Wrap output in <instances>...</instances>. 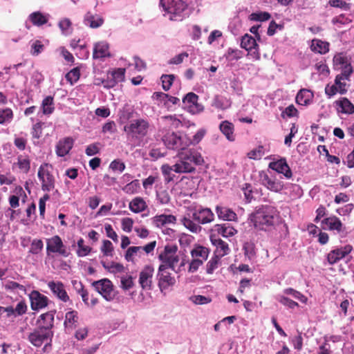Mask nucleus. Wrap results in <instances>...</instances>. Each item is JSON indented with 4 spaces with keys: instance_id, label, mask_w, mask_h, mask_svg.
<instances>
[{
    "instance_id": "nucleus-46",
    "label": "nucleus",
    "mask_w": 354,
    "mask_h": 354,
    "mask_svg": "<svg viewBox=\"0 0 354 354\" xmlns=\"http://www.w3.org/2000/svg\"><path fill=\"white\" fill-rule=\"evenodd\" d=\"M77 255L80 257H86L88 255L91 251V248L84 245V241L83 239H80L77 241Z\"/></svg>"
},
{
    "instance_id": "nucleus-47",
    "label": "nucleus",
    "mask_w": 354,
    "mask_h": 354,
    "mask_svg": "<svg viewBox=\"0 0 354 354\" xmlns=\"http://www.w3.org/2000/svg\"><path fill=\"white\" fill-rule=\"evenodd\" d=\"M277 300L282 305L291 309H294L295 307L299 306L297 302L294 301L292 299L286 296L285 295H277Z\"/></svg>"
},
{
    "instance_id": "nucleus-53",
    "label": "nucleus",
    "mask_w": 354,
    "mask_h": 354,
    "mask_svg": "<svg viewBox=\"0 0 354 354\" xmlns=\"http://www.w3.org/2000/svg\"><path fill=\"white\" fill-rule=\"evenodd\" d=\"M80 71L78 67L74 68L71 70L66 75V80L71 83V84H73L77 82L80 79Z\"/></svg>"
},
{
    "instance_id": "nucleus-6",
    "label": "nucleus",
    "mask_w": 354,
    "mask_h": 354,
    "mask_svg": "<svg viewBox=\"0 0 354 354\" xmlns=\"http://www.w3.org/2000/svg\"><path fill=\"white\" fill-rule=\"evenodd\" d=\"M53 167L48 163L41 165L37 176L41 182V189L44 192H50L55 188V177L53 174Z\"/></svg>"
},
{
    "instance_id": "nucleus-12",
    "label": "nucleus",
    "mask_w": 354,
    "mask_h": 354,
    "mask_svg": "<svg viewBox=\"0 0 354 354\" xmlns=\"http://www.w3.org/2000/svg\"><path fill=\"white\" fill-rule=\"evenodd\" d=\"M198 96L194 93H187L183 99L184 107L192 113L196 114L203 110V106L198 103Z\"/></svg>"
},
{
    "instance_id": "nucleus-34",
    "label": "nucleus",
    "mask_w": 354,
    "mask_h": 354,
    "mask_svg": "<svg viewBox=\"0 0 354 354\" xmlns=\"http://www.w3.org/2000/svg\"><path fill=\"white\" fill-rule=\"evenodd\" d=\"M216 211L218 216L225 221H235L237 218L235 212L227 207L217 206Z\"/></svg>"
},
{
    "instance_id": "nucleus-25",
    "label": "nucleus",
    "mask_w": 354,
    "mask_h": 354,
    "mask_svg": "<svg viewBox=\"0 0 354 354\" xmlns=\"http://www.w3.org/2000/svg\"><path fill=\"white\" fill-rule=\"evenodd\" d=\"M323 223L326 225V227L330 230H336L339 233L344 232V227L339 218L336 216H331L325 218L323 221Z\"/></svg>"
},
{
    "instance_id": "nucleus-2",
    "label": "nucleus",
    "mask_w": 354,
    "mask_h": 354,
    "mask_svg": "<svg viewBox=\"0 0 354 354\" xmlns=\"http://www.w3.org/2000/svg\"><path fill=\"white\" fill-rule=\"evenodd\" d=\"M204 159L201 154L194 149L178 153V160L174 165V172L177 174H191L196 171V165H201Z\"/></svg>"
},
{
    "instance_id": "nucleus-54",
    "label": "nucleus",
    "mask_w": 354,
    "mask_h": 354,
    "mask_svg": "<svg viewBox=\"0 0 354 354\" xmlns=\"http://www.w3.org/2000/svg\"><path fill=\"white\" fill-rule=\"evenodd\" d=\"M192 140L186 134L179 133L178 134V149L183 150L186 147L192 145Z\"/></svg>"
},
{
    "instance_id": "nucleus-24",
    "label": "nucleus",
    "mask_w": 354,
    "mask_h": 354,
    "mask_svg": "<svg viewBox=\"0 0 354 354\" xmlns=\"http://www.w3.org/2000/svg\"><path fill=\"white\" fill-rule=\"evenodd\" d=\"M84 23L91 28H97L103 24L104 19L98 15L88 12L84 16Z\"/></svg>"
},
{
    "instance_id": "nucleus-22",
    "label": "nucleus",
    "mask_w": 354,
    "mask_h": 354,
    "mask_svg": "<svg viewBox=\"0 0 354 354\" xmlns=\"http://www.w3.org/2000/svg\"><path fill=\"white\" fill-rule=\"evenodd\" d=\"M55 311H49L41 314L37 319L39 328H44L48 330L53 326Z\"/></svg>"
},
{
    "instance_id": "nucleus-1",
    "label": "nucleus",
    "mask_w": 354,
    "mask_h": 354,
    "mask_svg": "<svg viewBox=\"0 0 354 354\" xmlns=\"http://www.w3.org/2000/svg\"><path fill=\"white\" fill-rule=\"evenodd\" d=\"M279 215L277 209L270 205L258 207L250 214V220L254 227L259 230H269L277 222Z\"/></svg>"
},
{
    "instance_id": "nucleus-28",
    "label": "nucleus",
    "mask_w": 354,
    "mask_h": 354,
    "mask_svg": "<svg viewBox=\"0 0 354 354\" xmlns=\"http://www.w3.org/2000/svg\"><path fill=\"white\" fill-rule=\"evenodd\" d=\"M3 286L6 290L18 294L20 296L27 294L26 286L16 281H8L3 285Z\"/></svg>"
},
{
    "instance_id": "nucleus-29",
    "label": "nucleus",
    "mask_w": 354,
    "mask_h": 354,
    "mask_svg": "<svg viewBox=\"0 0 354 354\" xmlns=\"http://www.w3.org/2000/svg\"><path fill=\"white\" fill-rule=\"evenodd\" d=\"M337 106V111L345 114H352L354 113V104H353L347 98L342 97L335 102Z\"/></svg>"
},
{
    "instance_id": "nucleus-14",
    "label": "nucleus",
    "mask_w": 354,
    "mask_h": 354,
    "mask_svg": "<svg viewBox=\"0 0 354 354\" xmlns=\"http://www.w3.org/2000/svg\"><path fill=\"white\" fill-rule=\"evenodd\" d=\"M28 296L30 301V307L32 310H39L48 306V297L38 291L32 290Z\"/></svg>"
},
{
    "instance_id": "nucleus-48",
    "label": "nucleus",
    "mask_w": 354,
    "mask_h": 354,
    "mask_svg": "<svg viewBox=\"0 0 354 354\" xmlns=\"http://www.w3.org/2000/svg\"><path fill=\"white\" fill-rule=\"evenodd\" d=\"M102 264L105 269L112 273H120L124 270L123 265L119 263L111 262L109 264H106V263L102 262Z\"/></svg>"
},
{
    "instance_id": "nucleus-8",
    "label": "nucleus",
    "mask_w": 354,
    "mask_h": 354,
    "mask_svg": "<svg viewBox=\"0 0 354 354\" xmlns=\"http://www.w3.org/2000/svg\"><path fill=\"white\" fill-rule=\"evenodd\" d=\"M53 333L50 330L37 328L28 335V340L36 347H40L43 344L51 341Z\"/></svg>"
},
{
    "instance_id": "nucleus-3",
    "label": "nucleus",
    "mask_w": 354,
    "mask_h": 354,
    "mask_svg": "<svg viewBox=\"0 0 354 354\" xmlns=\"http://www.w3.org/2000/svg\"><path fill=\"white\" fill-rule=\"evenodd\" d=\"M149 128L147 120L143 118L136 119L124 127V131L129 139L139 140L147 136Z\"/></svg>"
},
{
    "instance_id": "nucleus-16",
    "label": "nucleus",
    "mask_w": 354,
    "mask_h": 354,
    "mask_svg": "<svg viewBox=\"0 0 354 354\" xmlns=\"http://www.w3.org/2000/svg\"><path fill=\"white\" fill-rule=\"evenodd\" d=\"M191 213L194 221H197L199 224H206L214 220V214L209 208L194 209Z\"/></svg>"
},
{
    "instance_id": "nucleus-45",
    "label": "nucleus",
    "mask_w": 354,
    "mask_h": 354,
    "mask_svg": "<svg viewBox=\"0 0 354 354\" xmlns=\"http://www.w3.org/2000/svg\"><path fill=\"white\" fill-rule=\"evenodd\" d=\"M283 294L285 295L290 296L292 298L299 300V301L306 304L307 302V297L302 295L299 291L294 290L292 288H287L283 290Z\"/></svg>"
},
{
    "instance_id": "nucleus-64",
    "label": "nucleus",
    "mask_w": 354,
    "mask_h": 354,
    "mask_svg": "<svg viewBox=\"0 0 354 354\" xmlns=\"http://www.w3.org/2000/svg\"><path fill=\"white\" fill-rule=\"evenodd\" d=\"M124 68H118L112 71L109 75L111 76V78L115 80L118 83L120 82L123 81L124 78Z\"/></svg>"
},
{
    "instance_id": "nucleus-56",
    "label": "nucleus",
    "mask_w": 354,
    "mask_h": 354,
    "mask_svg": "<svg viewBox=\"0 0 354 354\" xmlns=\"http://www.w3.org/2000/svg\"><path fill=\"white\" fill-rule=\"evenodd\" d=\"M189 300L196 305L207 304L211 301L209 297L203 295H192L189 297Z\"/></svg>"
},
{
    "instance_id": "nucleus-58",
    "label": "nucleus",
    "mask_w": 354,
    "mask_h": 354,
    "mask_svg": "<svg viewBox=\"0 0 354 354\" xmlns=\"http://www.w3.org/2000/svg\"><path fill=\"white\" fill-rule=\"evenodd\" d=\"M175 79L174 75H162L161 76V81L162 84V88L165 91H168L172 85Z\"/></svg>"
},
{
    "instance_id": "nucleus-4",
    "label": "nucleus",
    "mask_w": 354,
    "mask_h": 354,
    "mask_svg": "<svg viewBox=\"0 0 354 354\" xmlns=\"http://www.w3.org/2000/svg\"><path fill=\"white\" fill-rule=\"evenodd\" d=\"M158 259L161 261L159 268H171L175 270L178 263L180 262V257L178 254V247L173 245H167L160 252Z\"/></svg>"
},
{
    "instance_id": "nucleus-50",
    "label": "nucleus",
    "mask_w": 354,
    "mask_h": 354,
    "mask_svg": "<svg viewBox=\"0 0 354 354\" xmlns=\"http://www.w3.org/2000/svg\"><path fill=\"white\" fill-rule=\"evenodd\" d=\"M140 189V182L138 180H132L131 183L126 185L123 188L122 190L128 194H133L135 193H137Z\"/></svg>"
},
{
    "instance_id": "nucleus-42",
    "label": "nucleus",
    "mask_w": 354,
    "mask_h": 354,
    "mask_svg": "<svg viewBox=\"0 0 354 354\" xmlns=\"http://www.w3.org/2000/svg\"><path fill=\"white\" fill-rule=\"evenodd\" d=\"M17 165L21 171L28 173L30 168V162L27 156L20 155L17 157V162L13 164V167Z\"/></svg>"
},
{
    "instance_id": "nucleus-55",
    "label": "nucleus",
    "mask_w": 354,
    "mask_h": 354,
    "mask_svg": "<svg viewBox=\"0 0 354 354\" xmlns=\"http://www.w3.org/2000/svg\"><path fill=\"white\" fill-rule=\"evenodd\" d=\"M247 156L250 159L260 160L264 156L263 147L259 146L249 151Z\"/></svg>"
},
{
    "instance_id": "nucleus-49",
    "label": "nucleus",
    "mask_w": 354,
    "mask_h": 354,
    "mask_svg": "<svg viewBox=\"0 0 354 354\" xmlns=\"http://www.w3.org/2000/svg\"><path fill=\"white\" fill-rule=\"evenodd\" d=\"M13 118L12 111L9 109H0V124H3L11 122Z\"/></svg>"
},
{
    "instance_id": "nucleus-35",
    "label": "nucleus",
    "mask_w": 354,
    "mask_h": 354,
    "mask_svg": "<svg viewBox=\"0 0 354 354\" xmlns=\"http://www.w3.org/2000/svg\"><path fill=\"white\" fill-rule=\"evenodd\" d=\"M176 221V218L171 214H160L153 218V223L156 227H162L167 224H174Z\"/></svg>"
},
{
    "instance_id": "nucleus-21",
    "label": "nucleus",
    "mask_w": 354,
    "mask_h": 354,
    "mask_svg": "<svg viewBox=\"0 0 354 354\" xmlns=\"http://www.w3.org/2000/svg\"><path fill=\"white\" fill-rule=\"evenodd\" d=\"M73 140L67 137L60 140L56 145V153L58 156L64 157L71 151L73 146Z\"/></svg>"
},
{
    "instance_id": "nucleus-11",
    "label": "nucleus",
    "mask_w": 354,
    "mask_h": 354,
    "mask_svg": "<svg viewBox=\"0 0 354 354\" xmlns=\"http://www.w3.org/2000/svg\"><path fill=\"white\" fill-rule=\"evenodd\" d=\"M46 250L48 253H58L64 257H68V255L61 238L57 235L47 239Z\"/></svg>"
},
{
    "instance_id": "nucleus-38",
    "label": "nucleus",
    "mask_w": 354,
    "mask_h": 354,
    "mask_svg": "<svg viewBox=\"0 0 354 354\" xmlns=\"http://www.w3.org/2000/svg\"><path fill=\"white\" fill-rule=\"evenodd\" d=\"M163 141L167 148L178 149V133H170L164 136Z\"/></svg>"
},
{
    "instance_id": "nucleus-17",
    "label": "nucleus",
    "mask_w": 354,
    "mask_h": 354,
    "mask_svg": "<svg viewBox=\"0 0 354 354\" xmlns=\"http://www.w3.org/2000/svg\"><path fill=\"white\" fill-rule=\"evenodd\" d=\"M352 250L349 245L330 251L327 255V260L330 265H333L345 257Z\"/></svg>"
},
{
    "instance_id": "nucleus-52",
    "label": "nucleus",
    "mask_w": 354,
    "mask_h": 354,
    "mask_svg": "<svg viewBox=\"0 0 354 354\" xmlns=\"http://www.w3.org/2000/svg\"><path fill=\"white\" fill-rule=\"evenodd\" d=\"M121 288L127 290L133 288L134 286L133 277L131 275L125 274L120 277Z\"/></svg>"
},
{
    "instance_id": "nucleus-41",
    "label": "nucleus",
    "mask_w": 354,
    "mask_h": 354,
    "mask_svg": "<svg viewBox=\"0 0 354 354\" xmlns=\"http://www.w3.org/2000/svg\"><path fill=\"white\" fill-rule=\"evenodd\" d=\"M142 254V248L140 246L129 247L124 255V258L127 261L133 262L136 257H140Z\"/></svg>"
},
{
    "instance_id": "nucleus-13",
    "label": "nucleus",
    "mask_w": 354,
    "mask_h": 354,
    "mask_svg": "<svg viewBox=\"0 0 354 354\" xmlns=\"http://www.w3.org/2000/svg\"><path fill=\"white\" fill-rule=\"evenodd\" d=\"M158 286L161 292L167 290L176 283L174 277L167 271V269L159 268L158 272Z\"/></svg>"
},
{
    "instance_id": "nucleus-10",
    "label": "nucleus",
    "mask_w": 354,
    "mask_h": 354,
    "mask_svg": "<svg viewBox=\"0 0 354 354\" xmlns=\"http://www.w3.org/2000/svg\"><path fill=\"white\" fill-rule=\"evenodd\" d=\"M94 288L107 301H111L113 297V286L110 280L103 279L93 283Z\"/></svg>"
},
{
    "instance_id": "nucleus-15",
    "label": "nucleus",
    "mask_w": 354,
    "mask_h": 354,
    "mask_svg": "<svg viewBox=\"0 0 354 354\" xmlns=\"http://www.w3.org/2000/svg\"><path fill=\"white\" fill-rule=\"evenodd\" d=\"M154 270L151 266H145L140 272L139 284L143 290H151Z\"/></svg>"
},
{
    "instance_id": "nucleus-19",
    "label": "nucleus",
    "mask_w": 354,
    "mask_h": 354,
    "mask_svg": "<svg viewBox=\"0 0 354 354\" xmlns=\"http://www.w3.org/2000/svg\"><path fill=\"white\" fill-rule=\"evenodd\" d=\"M48 286L53 293L62 301L66 302L69 299L64 286L62 282L50 281L48 283Z\"/></svg>"
},
{
    "instance_id": "nucleus-7",
    "label": "nucleus",
    "mask_w": 354,
    "mask_h": 354,
    "mask_svg": "<svg viewBox=\"0 0 354 354\" xmlns=\"http://www.w3.org/2000/svg\"><path fill=\"white\" fill-rule=\"evenodd\" d=\"M259 176L261 183L271 192H279L283 189V182L272 173L261 171Z\"/></svg>"
},
{
    "instance_id": "nucleus-18",
    "label": "nucleus",
    "mask_w": 354,
    "mask_h": 354,
    "mask_svg": "<svg viewBox=\"0 0 354 354\" xmlns=\"http://www.w3.org/2000/svg\"><path fill=\"white\" fill-rule=\"evenodd\" d=\"M269 167L279 174H283L287 178L292 177V171L285 159L271 162L269 164Z\"/></svg>"
},
{
    "instance_id": "nucleus-57",
    "label": "nucleus",
    "mask_w": 354,
    "mask_h": 354,
    "mask_svg": "<svg viewBox=\"0 0 354 354\" xmlns=\"http://www.w3.org/2000/svg\"><path fill=\"white\" fill-rule=\"evenodd\" d=\"M44 244L40 239H34L30 245L29 252L33 254H39L43 249Z\"/></svg>"
},
{
    "instance_id": "nucleus-40",
    "label": "nucleus",
    "mask_w": 354,
    "mask_h": 354,
    "mask_svg": "<svg viewBox=\"0 0 354 354\" xmlns=\"http://www.w3.org/2000/svg\"><path fill=\"white\" fill-rule=\"evenodd\" d=\"M28 18L33 25L37 26L44 25L48 21V17L40 12H34L31 13Z\"/></svg>"
},
{
    "instance_id": "nucleus-32",
    "label": "nucleus",
    "mask_w": 354,
    "mask_h": 354,
    "mask_svg": "<svg viewBox=\"0 0 354 354\" xmlns=\"http://www.w3.org/2000/svg\"><path fill=\"white\" fill-rule=\"evenodd\" d=\"M231 104L230 99L222 95H216L212 102V106L223 111L229 109Z\"/></svg>"
},
{
    "instance_id": "nucleus-44",
    "label": "nucleus",
    "mask_w": 354,
    "mask_h": 354,
    "mask_svg": "<svg viewBox=\"0 0 354 354\" xmlns=\"http://www.w3.org/2000/svg\"><path fill=\"white\" fill-rule=\"evenodd\" d=\"M41 109L44 114H51L54 111L53 98L50 96L45 97L42 101Z\"/></svg>"
},
{
    "instance_id": "nucleus-61",
    "label": "nucleus",
    "mask_w": 354,
    "mask_h": 354,
    "mask_svg": "<svg viewBox=\"0 0 354 354\" xmlns=\"http://www.w3.org/2000/svg\"><path fill=\"white\" fill-rule=\"evenodd\" d=\"M59 27L64 35H68L71 31V22L67 19H63L59 22Z\"/></svg>"
},
{
    "instance_id": "nucleus-36",
    "label": "nucleus",
    "mask_w": 354,
    "mask_h": 354,
    "mask_svg": "<svg viewBox=\"0 0 354 354\" xmlns=\"http://www.w3.org/2000/svg\"><path fill=\"white\" fill-rule=\"evenodd\" d=\"M129 207L133 212L140 213L145 210L147 205L142 198L136 197L129 203Z\"/></svg>"
},
{
    "instance_id": "nucleus-33",
    "label": "nucleus",
    "mask_w": 354,
    "mask_h": 354,
    "mask_svg": "<svg viewBox=\"0 0 354 354\" xmlns=\"http://www.w3.org/2000/svg\"><path fill=\"white\" fill-rule=\"evenodd\" d=\"M190 253L192 259H199L204 263L208 257L209 250L201 245H196Z\"/></svg>"
},
{
    "instance_id": "nucleus-37",
    "label": "nucleus",
    "mask_w": 354,
    "mask_h": 354,
    "mask_svg": "<svg viewBox=\"0 0 354 354\" xmlns=\"http://www.w3.org/2000/svg\"><path fill=\"white\" fill-rule=\"evenodd\" d=\"M78 321V313L75 310H70L65 315L64 324L66 328L73 329L77 325Z\"/></svg>"
},
{
    "instance_id": "nucleus-30",
    "label": "nucleus",
    "mask_w": 354,
    "mask_h": 354,
    "mask_svg": "<svg viewBox=\"0 0 354 354\" xmlns=\"http://www.w3.org/2000/svg\"><path fill=\"white\" fill-rule=\"evenodd\" d=\"M193 220L192 213H188L182 218L181 223L190 232L198 233L201 231L202 227L199 223H194Z\"/></svg>"
},
{
    "instance_id": "nucleus-27",
    "label": "nucleus",
    "mask_w": 354,
    "mask_h": 354,
    "mask_svg": "<svg viewBox=\"0 0 354 354\" xmlns=\"http://www.w3.org/2000/svg\"><path fill=\"white\" fill-rule=\"evenodd\" d=\"M213 230L225 238L232 236L236 232V230L229 223L217 224L214 225Z\"/></svg>"
},
{
    "instance_id": "nucleus-60",
    "label": "nucleus",
    "mask_w": 354,
    "mask_h": 354,
    "mask_svg": "<svg viewBox=\"0 0 354 354\" xmlns=\"http://www.w3.org/2000/svg\"><path fill=\"white\" fill-rule=\"evenodd\" d=\"M101 251L104 255L107 257H112L113 252V247L112 243L109 240H104L101 247Z\"/></svg>"
},
{
    "instance_id": "nucleus-20",
    "label": "nucleus",
    "mask_w": 354,
    "mask_h": 354,
    "mask_svg": "<svg viewBox=\"0 0 354 354\" xmlns=\"http://www.w3.org/2000/svg\"><path fill=\"white\" fill-rule=\"evenodd\" d=\"M210 241L216 247L215 255L222 257L229 252L228 244L217 237L216 234H213L210 235Z\"/></svg>"
},
{
    "instance_id": "nucleus-9",
    "label": "nucleus",
    "mask_w": 354,
    "mask_h": 354,
    "mask_svg": "<svg viewBox=\"0 0 354 354\" xmlns=\"http://www.w3.org/2000/svg\"><path fill=\"white\" fill-rule=\"evenodd\" d=\"M241 48L248 52V55L255 60L260 59V53L256 39L251 35L245 34L242 37L241 41Z\"/></svg>"
},
{
    "instance_id": "nucleus-31",
    "label": "nucleus",
    "mask_w": 354,
    "mask_h": 354,
    "mask_svg": "<svg viewBox=\"0 0 354 354\" xmlns=\"http://www.w3.org/2000/svg\"><path fill=\"white\" fill-rule=\"evenodd\" d=\"M219 129L229 141L232 142L235 140L234 126L232 122L227 120L223 121L219 125Z\"/></svg>"
},
{
    "instance_id": "nucleus-63",
    "label": "nucleus",
    "mask_w": 354,
    "mask_h": 354,
    "mask_svg": "<svg viewBox=\"0 0 354 354\" xmlns=\"http://www.w3.org/2000/svg\"><path fill=\"white\" fill-rule=\"evenodd\" d=\"M162 119L171 124L174 128H178L181 124V121L176 115H166L162 117Z\"/></svg>"
},
{
    "instance_id": "nucleus-59",
    "label": "nucleus",
    "mask_w": 354,
    "mask_h": 354,
    "mask_svg": "<svg viewBox=\"0 0 354 354\" xmlns=\"http://www.w3.org/2000/svg\"><path fill=\"white\" fill-rule=\"evenodd\" d=\"M28 306L25 301L22 300L17 303L16 307L14 308L15 317L21 316L26 313Z\"/></svg>"
},
{
    "instance_id": "nucleus-39",
    "label": "nucleus",
    "mask_w": 354,
    "mask_h": 354,
    "mask_svg": "<svg viewBox=\"0 0 354 354\" xmlns=\"http://www.w3.org/2000/svg\"><path fill=\"white\" fill-rule=\"evenodd\" d=\"M310 48L315 53L324 54L328 51V44L322 40L313 39Z\"/></svg>"
},
{
    "instance_id": "nucleus-5",
    "label": "nucleus",
    "mask_w": 354,
    "mask_h": 354,
    "mask_svg": "<svg viewBox=\"0 0 354 354\" xmlns=\"http://www.w3.org/2000/svg\"><path fill=\"white\" fill-rule=\"evenodd\" d=\"M160 6L169 15L170 20H181L187 5L183 0H160Z\"/></svg>"
},
{
    "instance_id": "nucleus-51",
    "label": "nucleus",
    "mask_w": 354,
    "mask_h": 354,
    "mask_svg": "<svg viewBox=\"0 0 354 354\" xmlns=\"http://www.w3.org/2000/svg\"><path fill=\"white\" fill-rule=\"evenodd\" d=\"M156 198L162 205L168 204L170 202V196L166 189L156 191Z\"/></svg>"
},
{
    "instance_id": "nucleus-23",
    "label": "nucleus",
    "mask_w": 354,
    "mask_h": 354,
    "mask_svg": "<svg viewBox=\"0 0 354 354\" xmlns=\"http://www.w3.org/2000/svg\"><path fill=\"white\" fill-rule=\"evenodd\" d=\"M109 44L106 41H100L95 44L93 48V59H102L110 56Z\"/></svg>"
},
{
    "instance_id": "nucleus-43",
    "label": "nucleus",
    "mask_w": 354,
    "mask_h": 354,
    "mask_svg": "<svg viewBox=\"0 0 354 354\" xmlns=\"http://www.w3.org/2000/svg\"><path fill=\"white\" fill-rule=\"evenodd\" d=\"M160 170L166 183H169L174 180L175 175L172 174V171H174V165L171 166L168 164H164L161 166Z\"/></svg>"
},
{
    "instance_id": "nucleus-62",
    "label": "nucleus",
    "mask_w": 354,
    "mask_h": 354,
    "mask_svg": "<svg viewBox=\"0 0 354 354\" xmlns=\"http://www.w3.org/2000/svg\"><path fill=\"white\" fill-rule=\"evenodd\" d=\"M226 59L230 61L238 60L241 57V53L237 49H228L225 54Z\"/></svg>"
},
{
    "instance_id": "nucleus-26",
    "label": "nucleus",
    "mask_w": 354,
    "mask_h": 354,
    "mask_svg": "<svg viewBox=\"0 0 354 354\" xmlns=\"http://www.w3.org/2000/svg\"><path fill=\"white\" fill-rule=\"evenodd\" d=\"M313 97L314 95L311 91L301 89L296 96V102L299 104L306 106L313 102Z\"/></svg>"
}]
</instances>
